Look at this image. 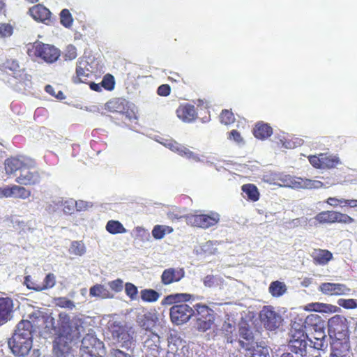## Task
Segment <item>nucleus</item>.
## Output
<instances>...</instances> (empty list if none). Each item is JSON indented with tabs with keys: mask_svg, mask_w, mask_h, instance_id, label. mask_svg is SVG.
I'll list each match as a JSON object with an SVG mask.
<instances>
[{
	"mask_svg": "<svg viewBox=\"0 0 357 357\" xmlns=\"http://www.w3.org/2000/svg\"><path fill=\"white\" fill-rule=\"evenodd\" d=\"M4 169L8 176L20 172L15 182L22 186L36 185L40 182L41 176L36 169V162L29 156L17 155L8 158L4 161Z\"/></svg>",
	"mask_w": 357,
	"mask_h": 357,
	"instance_id": "nucleus-1",
	"label": "nucleus"
},
{
	"mask_svg": "<svg viewBox=\"0 0 357 357\" xmlns=\"http://www.w3.org/2000/svg\"><path fill=\"white\" fill-rule=\"evenodd\" d=\"M33 326L29 320L20 321L8 344L12 354L16 357L27 356L33 346Z\"/></svg>",
	"mask_w": 357,
	"mask_h": 357,
	"instance_id": "nucleus-2",
	"label": "nucleus"
},
{
	"mask_svg": "<svg viewBox=\"0 0 357 357\" xmlns=\"http://www.w3.org/2000/svg\"><path fill=\"white\" fill-rule=\"evenodd\" d=\"M58 327L59 334L53 341V351L56 357H62L69 352L70 348L66 340L73 331L72 321L68 314H59Z\"/></svg>",
	"mask_w": 357,
	"mask_h": 357,
	"instance_id": "nucleus-3",
	"label": "nucleus"
},
{
	"mask_svg": "<svg viewBox=\"0 0 357 357\" xmlns=\"http://www.w3.org/2000/svg\"><path fill=\"white\" fill-rule=\"evenodd\" d=\"M27 54L30 57L40 58L47 63H52L59 58L60 50L54 45L37 41L28 46Z\"/></svg>",
	"mask_w": 357,
	"mask_h": 357,
	"instance_id": "nucleus-4",
	"label": "nucleus"
},
{
	"mask_svg": "<svg viewBox=\"0 0 357 357\" xmlns=\"http://www.w3.org/2000/svg\"><path fill=\"white\" fill-rule=\"evenodd\" d=\"M195 321V328L199 332H206L210 330L215 323L214 311L208 305L197 303L194 305Z\"/></svg>",
	"mask_w": 357,
	"mask_h": 357,
	"instance_id": "nucleus-5",
	"label": "nucleus"
},
{
	"mask_svg": "<svg viewBox=\"0 0 357 357\" xmlns=\"http://www.w3.org/2000/svg\"><path fill=\"white\" fill-rule=\"evenodd\" d=\"M183 218L188 225L206 229L218 225L220 220V215L215 211H210L208 213L197 212L186 215Z\"/></svg>",
	"mask_w": 357,
	"mask_h": 357,
	"instance_id": "nucleus-6",
	"label": "nucleus"
},
{
	"mask_svg": "<svg viewBox=\"0 0 357 357\" xmlns=\"http://www.w3.org/2000/svg\"><path fill=\"white\" fill-rule=\"evenodd\" d=\"M315 220L321 225L324 224H351L354 219L346 213L337 211H324L317 213Z\"/></svg>",
	"mask_w": 357,
	"mask_h": 357,
	"instance_id": "nucleus-7",
	"label": "nucleus"
},
{
	"mask_svg": "<svg viewBox=\"0 0 357 357\" xmlns=\"http://www.w3.org/2000/svg\"><path fill=\"white\" fill-rule=\"evenodd\" d=\"M195 314V308L186 303L176 304L169 310L171 321L176 325L188 322Z\"/></svg>",
	"mask_w": 357,
	"mask_h": 357,
	"instance_id": "nucleus-8",
	"label": "nucleus"
},
{
	"mask_svg": "<svg viewBox=\"0 0 357 357\" xmlns=\"http://www.w3.org/2000/svg\"><path fill=\"white\" fill-rule=\"evenodd\" d=\"M6 68L12 71L13 77L17 80V84L24 89L31 83V76L26 73L24 68H20L16 59H8L6 62Z\"/></svg>",
	"mask_w": 357,
	"mask_h": 357,
	"instance_id": "nucleus-9",
	"label": "nucleus"
},
{
	"mask_svg": "<svg viewBox=\"0 0 357 357\" xmlns=\"http://www.w3.org/2000/svg\"><path fill=\"white\" fill-rule=\"evenodd\" d=\"M259 317L264 327L270 331L279 328L282 321V317L271 306H264L259 313Z\"/></svg>",
	"mask_w": 357,
	"mask_h": 357,
	"instance_id": "nucleus-10",
	"label": "nucleus"
},
{
	"mask_svg": "<svg viewBox=\"0 0 357 357\" xmlns=\"http://www.w3.org/2000/svg\"><path fill=\"white\" fill-rule=\"evenodd\" d=\"M90 68L91 66L87 59L80 58L77 62L75 75L72 77L73 82L75 84H88L93 75Z\"/></svg>",
	"mask_w": 357,
	"mask_h": 357,
	"instance_id": "nucleus-11",
	"label": "nucleus"
},
{
	"mask_svg": "<svg viewBox=\"0 0 357 357\" xmlns=\"http://www.w3.org/2000/svg\"><path fill=\"white\" fill-rule=\"evenodd\" d=\"M319 290L326 295L342 296L350 294L351 289L344 284L341 283H321L319 286Z\"/></svg>",
	"mask_w": 357,
	"mask_h": 357,
	"instance_id": "nucleus-12",
	"label": "nucleus"
},
{
	"mask_svg": "<svg viewBox=\"0 0 357 357\" xmlns=\"http://www.w3.org/2000/svg\"><path fill=\"white\" fill-rule=\"evenodd\" d=\"M185 277L183 268H169L163 271L161 275V282L164 285L178 282Z\"/></svg>",
	"mask_w": 357,
	"mask_h": 357,
	"instance_id": "nucleus-13",
	"label": "nucleus"
},
{
	"mask_svg": "<svg viewBox=\"0 0 357 357\" xmlns=\"http://www.w3.org/2000/svg\"><path fill=\"white\" fill-rule=\"evenodd\" d=\"M177 117L182 121L190 123L197 117L195 107L190 103L181 104L176 110Z\"/></svg>",
	"mask_w": 357,
	"mask_h": 357,
	"instance_id": "nucleus-14",
	"label": "nucleus"
},
{
	"mask_svg": "<svg viewBox=\"0 0 357 357\" xmlns=\"http://www.w3.org/2000/svg\"><path fill=\"white\" fill-rule=\"evenodd\" d=\"M29 13L37 22L45 24L51 22V12L42 4H36L30 8Z\"/></svg>",
	"mask_w": 357,
	"mask_h": 357,
	"instance_id": "nucleus-15",
	"label": "nucleus"
},
{
	"mask_svg": "<svg viewBox=\"0 0 357 357\" xmlns=\"http://www.w3.org/2000/svg\"><path fill=\"white\" fill-rule=\"evenodd\" d=\"M101 344L102 342H98L96 338L87 335L85 336L82 341V356L81 357H102L96 351L94 346L96 344Z\"/></svg>",
	"mask_w": 357,
	"mask_h": 357,
	"instance_id": "nucleus-16",
	"label": "nucleus"
},
{
	"mask_svg": "<svg viewBox=\"0 0 357 357\" xmlns=\"http://www.w3.org/2000/svg\"><path fill=\"white\" fill-rule=\"evenodd\" d=\"M13 301L11 298H0V326L6 324L12 317Z\"/></svg>",
	"mask_w": 357,
	"mask_h": 357,
	"instance_id": "nucleus-17",
	"label": "nucleus"
},
{
	"mask_svg": "<svg viewBox=\"0 0 357 357\" xmlns=\"http://www.w3.org/2000/svg\"><path fill=\"white\" fill-rule=\"evenodd\" d=\"M160 337L154 333H150L144 341V347L150 355L156 357L160 351Z\"/></svg>",
	"mask_w": 357,
	"mask_h": 357,
	"instance_id": "nucleus-18",
	"label": "nucleus"
},
{
	"mask_svg": "<svg viewBox=\"0 0 357 357\" xmlns=\"http://www.w3.org/2000/svg\"><path fill=\"white\" fill-rule=\"evenodd\" d=\"M134 333L135 331L132 328L119 327L116 331V337L118 341L122 344V346L128 347L133 342Z\"/></svg>",
	"mask_w": 357,
	"mask_h": 357,
	"instance_id": "nucleus-19",
	"label": "nucleus"
},
{
	"mask_svg": "<svg viewBox=\"0 0 357 357\" xmlns=\"http://www.w3.org/2000/svg\"><path fill=\"white\" fill-rule=\"evenodd\" d=\"M311 257L315 264L326 265L333 259V254L328 250L314 249Z\"/></svg>",
	"mask_w": 357,
	"mask_h": 357,
	"instance_id": "nucleus-20",
	"label": "nucleus"
},
{
	"mask_svg": "<svg viewBox=\"0 0 357 357\" xmlns=\"http://www.w3.org/2000/svg\"><path fill=\"white\" fill-rule=\"evenodd\" d=\"M273 134V128L269 124L264 122H258L255 124L253 129L254 136L259 139H265L271 137Z\"/></svg>",
	"mask_w": 357,
	"mask_h": 357,
	"instance_id": "nucleus-21",
	"label": "nucleus"
},
{
	"mask_svg": "<svg viewBox=\"0 0 357 357\" xmlns=\"http://www.w3.org/2000/svg\"><path fill=\"white\" fill-rule=\"evenodd\" d=\"M290 340H306L307 335L305 331V325L303 323H298L294 321L290 329Z\"/></svg>",
	"mask_w": 357,
	"mask_h": 357,
	"instance_id": "nucleus-22",
	"label": "nucleus"
},
{
	"mask_svg": "<svg viewBox=\"0 0 357 357\" xmlns=\"http://www.w3.org/2000/svg\"><path fill=\"white\" fill-rule=\"evenodd\" d=\"M126 107L127 102L122 98H113L105 105L106 109L112 113L123 114Z\"/></svg>",
	"mask_w": 357,
	"mask_h": 357,
	"instance_id": "nucleus-23",
	"label": "nucleus"
},
{
	"mask_svg": "<svg viewBox=\"0 0 357 357\" xmlns=\"http://www.w3.org/2000/svg\"><path fill=\"white\" fill-rule=\"evenodd\" d=\"M345 321L346 319L341 315L336 314L333 316L328 321V332L335 334L343 331L345 326Z\"/></svg>",
	"mask_w": 357,
	"mask_h": 357,
	"instance_id": "nucleus-24",
	"label": "nucleus"
},
{
	"mask_svg": "<svg viewBox=\"0 0 357 357\" xmlns=\"http://www.w3.org/2000/svg\"><path fill=\"white\" fill-rule=\"evenodd\" d=\"M307 341L298 340H290L289 341V347L291 352L298 354L301 357H304L307 355Z\"/></svg>",
	"mask_w": 357,
	"mask_h": 357,
	"instance_id": "nucleus-25",
	"label": "nucleus"
},
{
	"mask_svg": "<svg viewBox=\"0 0 357 357\" xmlns=\"http://www.w3.org/2000/svg\"><path fill=\"white\" fill-rule=\"evenodd\" d=\"M238 333L241 338L248 341V343H245L243 341L239 340L241 347L245 350H250L248 344L254 340V335L250 328L248 326H242L239 328Z\"/></svg>",
	"mask_w": 357,
	"mask_h": 357,
	"instance_id": "nucleus-26",
	"label": "nucleus"
},
{
	"mask_svg": "<svg viewBox=\"0 0 357 357\" xmlns=\"http://www.w3.org/2000/svg\"><path fill=\"white\" fill-rule=\"evenodd\" d=\"M11 197L26 199L31 195V191L21 185H10Z\"/></svg>",
	"mask_w": 357,
	"mask_h": 357,
	"instance_id": "nucleus-27",
	"label": "nucleus"
},
{
	"mask_svg": "<svg viewBox=\"0 0 357 357\" xmlns=\"http://www.w3.org/2000/svg\"><path fill=\"white\" fill-rule=\"evenodd\" d=\"M287 288L284 282L275 280L268 287V291L273 297H280L287 292Z\"/></svg>",
	"mask_w": 357,
	"mask_h": 357,
	"instance_id": "nucleus-28",
	"label": "nucleus"
},
{
	"mask_svg": "<svg viewBox=\"0 0 357 357\" xmlns=\"http://www.w3.org/2000/svg\"><path fill=\"white\" fill-rule=\"evenodd\" d=\"M241 190L246 194L249 200L252 202H257L259 199L260 194L257 187L255 184H244L242 185Z\"/></svg>",
	"mask_w": 357,
	"mask_h": 357,
	"instance_id": "nucleus-29",
	"label": "nucleus"
},
{
	"mask_svg": "<svg viewBox=\"0 0 357 357\" xmlns=\"http://www.w3.org/2000/svg\"><path fill=\"white\" fill-rule=\"evenodd\" d=\"M322 161V169H332L336 167L341 163L340 158L336 155L321 153Z\"/></svg>",
	"mask_w": 357,
	"mask_h": 357,
	"instance_id": "nucleus-30",
	"label": "nucleus"
},
{
	"mask_svg": "<svg viewBox=\"0 0 357 357\" xmlns=\"http://www.w3.org/2000/svg\"><path fill=\"white\" fill-rule=\"evenodd\" d=\"M56 284V276L52 273H49L46 275L43 280L41 282V284L36 285V289L38 291H43L47 289H52Z\"/></svg>",
	"mask_w": 357,
	"mask_h": 357,
	"instance_id": "nucleus-31",
	"label": "nucleus"
},
{
	"mask_svg": "<svg viewBox=\"0 0 357 357\" xmlns=\"http://www.w3.org/2000/svg\"><path fill=\"white\" fill-rule=\"evenodd\" d=\"M105 228L111 234H123L126 232V229L118 220H109L107 222Z\"/></svg>",
	"mask_w": 357,
	"mask_h": 357,
	"instance_id": "nucleus-32",
	"label": "nucleus"
},
{
	"mask_svg": "<svg viewBox=\"0 0 357 357\" xmlns=\"http://www.w3.org/2000/svg\"><path fill=\"white\" fill-rule=\"evenodd\" d=\"M89 295L92 297H100L102 298H109V291L102 284H95L89 289Z\"/></svg>",
	"mask_w": 357,
	"mask_h": 357,
	"instance_id": "nucleus-33",
	"label": "nucleus"
},
{
	"mask_svg": "<svg viewBox=\"0 0 357 357\" xmlns=\"http://www.w3.org/2000/svg\"><path fill=\"white\" fill-rule=\"evenodd\" d=\"M298 184L300 188L307 189H319L324 186V183L320 181L301 178Z\"/></svg>",
	"mask_w": 357,
	"mask_h": 357,
	"instance_id": "nucleus-34",
	"label": "nucleus"
},
{
	"mask_svg": "<svg viewBox=\"0 0 357 357\" xmlns=\"http://www.w3.org/2000/svg\"><path fill=\"white\" fill-rule=\"evenodd\" d=\"M141 298L144 302L153 303L158 300L160 294L154 289H145L140 291Z\"/></svg>",
	"mask_w": 357,
	"mask_h": 357,
	"instance_id": "nucleus-35",
	"label": "nucleus"
},
{
	"mask_svg": "<svg viewBox=\"0 0 357 357\" xmlns=\"http://www.w3.org/2000/svg\"><path fill=\"white\" fill-rule=\"evenodd\" d=\"M173 231L172 227L166 225H155L152 230V235L155 239L162 238L166 234Z\"/></svg>",
	"mask_w": 357,
	"mask_h": 357,
	"instance_id": "nucleus-36",
	"label": "nucleus"
},
{
	"mask_svg": "<svg viewBox=\"0 0 357 357\" xmlns=\"http://www.w3.org/2000/svg\"><path fill=\"white\" fill-rule=\"evenodd\" d=\"M203 283L206 287L213 288L222 285L223 279L218 275H208L203 279Z\"/></svg>",
	"mask_w": 357,
	"mask_h": 357,
	"instance_id": "nucleus-37",
	"label": "nucleus"
},
{
	"mask_svg": "<svg viewBox=\"0 0 357 357\" xmlns=\"http://www.w3.org/2000/svg\"><path fill=\"white\" fill-rule=\"evenodd\" d=\"M40 279V277L39 275H26L24 277V283L29 289L38 291L36 287H37L36 285L41 284L42 281Z\"/></svg>",
	"mask_w": 357,
	"mask_h": 357,
	"instance_id": "nucleus-38",
	"label": "nucleus"
},
{
	"mask_svg": "<svg viewBox=\"0 0 357 357\" xmlns=\"http://www.w3.org/2000/svg\"><path fill=\"white\" fill-rule=\"evenodd\" d=\"M60 22L66 28H70L73 25V19L69 10L65 8L61 11Z\"/></svg>",
	"mask_w": 357,
	"mask_h": 357,
	"instance_id": "nucleus-39",
	"label": "nucleus"
},
{
	"mask_svg": "<svg viewBox=\"0 0 357 357\" xmlns=\"http://www.w3.org/2000/svg\"><path fill=\"white\" fill-rule=\"evenodd\" d=\"M70 252L71 254L82 256L86 252V248L82 241H73L71 243Z\"/></svg>",
	"mask_w": 357,
	"mask_h": 357,
	"instance_id": "nucleus-40",
	"label": "nucleus"
},
{
	"mask_svg": "<svg viewBox=\"0 0 357 357\" xmlns=\"http://www.w3.org/2000/svg\"><path fill=\"white\" fill-rule=\"evenodd\" d=\"M220 122L225 125H229L235 121V116L231 112L229 109H223L220 114Z\"/></svg>",
	"mask_w": 357,
	"mask_h": 357,
	"instance_id": "nucleus-41",
	"label": "nucleus"
},
{
	"mask_svg": "<svg viewBox=\"0 0 357 357\" xmlns=\"http://www.w3.org/2000/svg\"><path fill=\"white\" fill-rule=\"evenodd\" d=\"M314 306H316L313 310L317 312H336L340 308L335 305L331 304H325V303H314Z\"/></svg>",
	"mask_w": 357,
	"mask_h": 357,
	"instance_id": "nucleus-42",
	"label": "nucleus"
},
{
	"mask_svg": "<svg viewBox=\"0 0 357 357\" xmlns=\"http://www.w3.org/2000/svg\"><path fill=\"white\" fill-rule=\"evenodd\" d=\"M137 322L145 330H148L151 327L153 319L149 314H142L137 316Z\"/></svg>",
	"mask_w": 357,
	"mask_h": 357,
	"instance_id": "nucleus-43",
	"label": "nucleus"
},
{
	"mask_svg": "<svg viewBox=\"0 0 357 357\" xmlns=\"http://www.w3.org/2000/svg\"><path fill=\"white\" fill-rule=\"evenodd\" d=\"M182 157H185L188 160H193L195 162L200 161V158L198 154L190 151L188 147L183 146L181 151L178 154Z\"/></svg>",
	"mask_w": 357,
	"mask_h": 357,
	"instance_id": "nucleus-44",
	"label": "nucleus"
},
{
	"mask_svg": "<svg viewBox=\"0 0 357 357\" xmlns=\"http://www.w3.org/2000/svg\"><path fill=\"white\" fill-rule=\"evenodd\" d=\"M100 84L106 90L111 91L114 89L115 85L114 76L111 74L105 75L103 77Z\"/></svg>",
	"mask_w": 357,
	"mask_h": 357,
	"instance_id": "nucleus-45",
	"label": "nucleus"
},
{
	"mask_svg": "<svg viewBox=\"0 0 357 357\" xmlns=\"http://www.w3.org/2000/svg\"><path fill=\"white\" fill-rule=\"evenodd\" d=\"M250 357H269L268 348L257 344L253 348Z\"/></svg>",
	"mask_w": 357,
	"mask_h": 357,
	"instance_id": "nucleus-46",
	"label": "nucleus"
},
{
	"mask_svg": "<svg viewBox=\"0 0 357 357\" xmlns=\"http://www.w3.org/2000/svg\"><path fill=\"white\" fill-rule=\"evenodd\" d=\"M315 331L317 334V336L314 337V339L317 340V342L314 343V347L317 349H321V348L324 346V339L326 337L325 333L324 330H321V328H319V330H317L315 328Z\"/></svg>",
	"mask_w": 357,
	"mask_h": 357,
	"instance_id": "nucleus-47",
	"label": "nucleus"
},
{
	"mask_svg": "<svg viewBox=\"0 0 357 357\" xmlns=\"http://www.w3.org/2000/svg\"><path fill=\"white\" fill-rule=\"evenodd\" d=\"M337 304L345 309H355L357 307L356 301L353 298H340L337 301Z\"/></svg>",
	"mask_w": 357,
	"mask_h": 357,
	"instance_id": "nucleus-48",
	"label": "nucleus"
},
{
	"mask_svg": "<svg viewBox=\"0 0 357 357\" xmlns=\"http://www.w3.org/2000/svg\"><path fill=\"white\" fill-rule=\"evenodd\" d=\"M344 347L342 343L334 344L332 346V351L330 357L347 356V351H343L341 348Z\"/></svg>",
	"mask_w": 357,
	"mask_h": 357,
	"instance_id": "nucleus-49",
	"label": "nucleus"
},
{
	"mask_svg": "<svg viewBox=\"0 0 357 357\" xmlns=\"http://www.w3.org/2000/svg\"><path fill=\"white\" fill-rule=\"evenodd\" d=\"M13 33V27L11 24L8 23L0 24V37L6 38L12 36Z\"/></svg>",
	"mask_w": 357,
	"mask_h": 357,
	"instance_id": "nucleus-50",
	"label": "nucleus"
},
{
	"mask_svg": "<svg viewBox=\"0 0 357 357\" xmlns=\"http://www.w3.org/2000/svg\"><path fill=\"white\" fill-rule=\"evenodd\" d=\"M125 291L126 295L130 297L131 300H135L137 298L138 290L137 287L133 284L127 282L125 285Z\"/></svg>",
	"mask_w": 357,
	"mask_h": 357,
	"instance_id": "nucleus-51",
	"label": "nucleus"
},
{
	"mask_svg": "<svg viewBox=\"0 0 357 357\" xmlns=\"http://www.w3.org/2000/svg\"><path fill=\"white\" fill-rule=\"evenodd\" d=\"M77 201L70 199L66 200L63 204V211L66 214H72L75 211Z\"/></svg>",
	"mask_w": 357,
	"mask_h": 357,
	"instance_id": "nucleus-52",
	"label": "nucleus"
},
{
	"mask_svg": "<svg viewBox=\"0 0 357 357\" xmlns=\"http://www.w3.org/2000/svg\"><path fill=\"white\" fill-rule=\"evenodd\" d=\"M165 146L169 149L171 151L179 154L183 145L179 144L174 139H167L165 143Z\"/></svg>",
	"mask_w": 357,
	"mask_h": 357,
	"instance_id": "nucleus-53",
	"label": "nucleus"
},
{
	"mask_svg": "<svg viewBox=\"0 0 357 357\" xmlns=\"http://www.w3.org/2000/svg\"><path fill=\"white\" fill-rule=\"evenodd\" d=\"M56 305L61 307L73 309L75 307L73 301L65 297H60L56 299Z\"/></svg>",
	"mask_w": 357,
	"mask_h": 357,
	"instance_id": "nucleus-54",
	"label": "nucleus"
},
{
	"mask_svg": "<svg viewBox=\"0 0 357 357\" xmlns=\"http://www.w3.org/2000/svg\"><path fill=\"white\" fill-rule=\"evenodd\" d=\"M175 303H185V302L189 301L192 299L193 296L187 293H178L173 294Z\"/></svg>",
	"mask_w": 357,
	"mask_h": 357,
	"instance_id": "nucleus-55",
	"label": "nucleus"
},
{
	"mask_svg": "<svg viewBox=\"0 0 357 357\" xmlns=\"http://www.w3.org/2000/svg\"><path fill=\"white\" fill-rule=\"evenodd\" d=\"M64 56H65L66 60L75 59L77 56L76 47L73 45H68L66 47Z\"/></svg>",
	"mask_w": 357,
	"mask_h": 357,
	"instance_id": "nucleus-56",
	"label": "nucleus"
},
{
	"mask_svg": "<svg viewBox=\"0 0 357 357\" xmlns=\"http://www.w3.org/2000/svg\"><path fill=\"white\" fill-rule=\"evenodd\" d=\"M310 163L317 169H322V161L321 159V154L319 155H310L308 156Z\"/></svg>",
	"mask_w": 357,
	"mask_h": 357,
	"instance_id": "nucleus-57",
	"label": "nucleus"
},
{
	"mask_svg": "<svg viewBox=\"0 0 357 357\" xmlns=\"http://www.w3.org/2000/svg\"><path fill=\"white\" fill-rule=\"evenodd\" d=\"M227 138L229 140H233L238 144L243 142V138L241 137V133L237 130H232L228 133Z\"/></svg>",
	"mask_w": 357,
	"mask_h": 357,
	"instance_id": "nucleus-58",
	"label": "nucleus"
},
{
	"mask_svg": "<svg viewBox=\"0 0 357 357\" xmlns=\"http://www.w3.org/2000/svg\"><path fill=\"white\" fill-rule=\"evenodd\" d=\"M171 92V87L169 84H162L157 89V93L160 96H167Z\"/></svg>",
	"mask_w": 357,
	"mask_h": 357,
	"instance_id": "nucleus-59",
	"label": "nucleus"
},
{
	"mask_svg": "<svg viewBox=\"0 0 357 357\" xmlns=\"http://www.w3.org/2000/svg\"><path fill=\"white\" fill-rule=\"evenodd\" d=\"M110 288L116 292L121 291L123 288V282L120 279L113 280L109 283Z\"/></svg>",
	"mask_w": 357,
	"mask_h": 357,
	"instance_id": "nucleus-60",
	"label": "nucleus"
},
{
	"mask_svg": "<svg viewBox=\"0 0 357 357\" xmlns=\"http://www.w3.org/2000/svg\"><path fill=\"white\" fill-rule=\"evenodd\" d=\"M112 357H132L131 355L123 352L120 349H112L111 351Z\"/></svg>",
	"mask_w": 357,
	"mask_h": 357,
	"instance_id": "nucleus-61",
	"label": "nucleus"
},
{
	"mask_svg": "<svg viewBox=\"0 0 357 357\" xmlns=\"http://www.w3.org/2000/svg\"><path fill=\"white\" fill-rule=\"evenodd\" d=\"M11 197L10 185H6L3 188H0V198Z\"/></svg>",
	"mask_w": 357,
	"mask_h": 357,
	"instance_id": "nucleus-62",
	"label": "nucleus"
},
{
	"mask_svg": "<svg viewBox=\"0 0 357 357\" xmlns=\"http://www.w3.org/2000/svg\"><path fill=\"white\" fill-rule=\"evenodd\" d=\"M326 202L331 206H333V207H337L339 206V199L338 198H336V197H328Z\"/></svg>",
	"mask_w": 357,
	"mask_h": 357,
	"instance_id": "nucleus-63",
	"label": "nucleus"
},
{
	"mask_svg": "<svg viewBox=\"0 0 357 357\" xmlns=\"http://www.w3.org/2000/svg\"><path fill=\"white\" fill-rule=\"evenodd\" d=\"M75 207L77 208V211H80L86 208L87 204L86 202L80 200L79 202H77Z\"/></svg>",
	"mask_w": 357,
	"mask_h": 357,
	"instance_id": "nucleus-64",
	"label": "nucleus"
}]
</instances>
